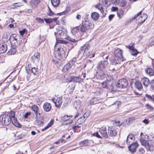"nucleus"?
I'll use <instances>...</instances> for the list:
<instances>
[{"label": "nucleus", "instance_id": "5", "mask_svg": "<svg viewBox=\"0 0 154 154\" xmlns=\"http://www.w3.org/2000/svg\"><path fill=\"white\" fill-rule=\"evenodd\" d=\"M56 32H55L56 36L58 34L61 36H64L66 35L67 31L65 29L61 26H58L56 29Z\"/></svg>", "mask_w": 154, "mask_h": 154}, {"label": "nucleus", "instance_id": "34", "mask_svg": "<svg viewBox=\"0 0 154 154\" xmlns=\"http://www.w3.org/2000/svg\"><path fill=\"white\" fill-rule=\"evenodd\" d=\"M56 40L57 42L55 46H56V45H57L59 43H62L63 44H66L68 43V42H67L61 39H58L57 38H56Z\"/></svg>", "mask_w": 154, "mask_h": 154}, {"label": "nucleus", "instance_id": "7", "mask_svg": "<svg viewBox=\"0 0 154 154\" xmlns=\"http://www.w3.org/2000/svg\"><path fill=\"white\" fill-rule=\"evenodd\" d=\"M19 38V36L15 35L11 36L10 38V41L13 46H16L18 45V40Z\"/></svg>", "mask_w": 154, "mask_h": 154}, {"label": "nucleus", "instance_id": "18", "mask_svg": "<svg viewBox=\"0 0 154 154\" xmlns=\"http://www.w3.org/2000/svg\"><path fill=\"white\" fill-rule=\"evenodd\" d=\"M11 119V121L12 123L15 126L18 127H21V125L20 123L17 122L16 118L15 117L10 118Z\"/></svg>", "mask_w": 154, "mask_h": 154}, {"label": "nucleus", "instance_id": "45", "mask_svg": "<svg viewBox=\"0 0 154 154\" xmlns=\"http://www.w3.org/2000/svg\"><path fill=\"white\" fill-rule=\"evenodd\" d=\"M92 135L96 137L99 138H102V137L101 135H100L98 132H96L93 133L92 134Z\"/></svg>", "mask_w": 154, "mask_h": 154}, {"label": "nucleus", "instance_id": "35", "mask_svg": "<svg viewBox=\"0 0 154 154\" xmlns=\"http://www.w3.org/2000/svg\"><path fill=\"white\" fill-rule=\"evenodd\" d=\"M57 18H54L51 19H46L44 18V20L45 22L48 23H51L54 21H56L57 20Z\"/></svg>", "mask_w": 154, "mask_h": 154}, {"label": "nucleus", "instance_id": "8", "mask_svg": "<svg viewBox=\"0 0 154 154\" xmlns=\"http://www.w3.org/2000/svg\"><path fill=\"white\" fill-rule=\"evenodd\" d=\"M108 62L107 60L101 61L99 63L97 68L100 70L103 71L108 65Z\"/></svg>", "mask_w": 154, "mask_h": 154}, {"label": "nucleus", "instance_id": "27", "mask_svg": "<svg viewBox=\"0 0 154 154\" xmlns=\"http://www.w3.org/2000/svg\"><path fill=\"white\" fill-rule=\"evenodd\" d=\"M72 66L69 62L66 64L62 69V71L64 72H66L68 70L70 69Z\"/></svg>", "mask_w": 154, "mask_h": 154}, {"label": "nucleus", "instance_id": "24", "mask_svg": "<svg viewBox=\"0 0 154 154\" xmlns=\"http://www.w3.org/2000/svg\"><path fill=\"white\" fill-rule=\"evenodd\" d=\"M141 81L144 86L146 87L149 85L150 83L149 80L147 78H143L142 79Z\"/></svg>", "mask_w": 154, "mask_h": 154}, {"label": "nucleus", "instance_id": "54", "mask_svg": "<svg viewBox=\"0 0 154 154\" xmlns=\"http://www.w3.org/2000/svg\"><path fill=\"white\" fill-rule=\"evenodd\" d=\"M80 128V126H79L78 125L74 126H73L72 127L73 130V131H74L75 132H76V128Z\"/></svg>", "mask_w": 154, "mask_h": 154}, {"label": "nucleus", "instance_id": "39", "mask_svg": "<svg viewBox=\"0 0 154 154\" xmlns=\"http://www.w3.org/2000/svg\"><path fill=\"white\" fill-rule=\"evenodd\" d=\"M16 52V50L15 48H13L9 50L8 52V54L12 55L14 54Z\"/></svg>", "mask_w": 154, "mask_h": 154}, {"label": "nucleus", "instance_id": "21", "mask_svg": "<svg viewBox=\"0 0 154 154\" xmlns=\"http://www.w3.org/2000/svg\"><path fill=\"white\" fill-rule=\"evenodd\" d=\"M101 100L98 99L96 97L90 100V104L91 105H93L100 103L101 102Z\"/></svg>", "mask_w": 154, "mask_h": 154}, {"label": "nucleus", "instance_id": "63", "mask_svg": "<svg viewBox=\"0 0 154 154\" xmlns=\"http://www.w3.org/2000/svg\"><path fill=\"white\" fill-rule=\"evenodd\" d=\"M135 119V118L134 117H132L129 119V122H131L133 120H134Z\"/></svg>", "mask_w": 154, "mask_h": 154}, {"label": "nucleus", "instance_id": "62", "mask_svg": "<svg viewBox=\"0 0 154 154\" xmlns=\"http://www.w3.org/2000/svg\"><path fill=\"white\" fill-rule=\"evenodd\" d=\"M53 13L50 9H49V12H48V14L50 16H52L53 15Z\"/></svg>", "mask_w": 154, "mask_h": 154}, {"label": "nucleus", "instance_id": "13", "mask_svg": "<svg viewBox=\"0 0 154 154\" xmlns=\"http://www.w3.org/2000/svg\"><path fill=\"white\" fill-rule=\"evenodd\" d=\"M122 50L119 48H117L114 51V54L116 57H118L119 59L123 58Z\"/></svg>", "mask_w": 154, "mask_h": 154}, {"label": "nucleus", "instance_id": "3", "mask_svg": "<svg viewBox=\"0 0 154 154\" xmlns=\"http://www.w3.org/2000/svg\"><path fill=\"white\" fill-rule=\"evenodd\" d=\"M0 122L4 125H8L11 122V118L8 115H2L0 116Z\"/></svg>", "mask_w": 154, "mask_h": 154}, {"label": "nucleus", "instance_id": "31", "mask_svg": "<svg viewBox=\"0 0 154 154\" xmlns=\"http://www.w3.org/2000/svg\"><path fill=\"white\" fill-rule=\"evenodd\" d=\"M124 14V11L120 9L117 12L118 16L119 19H121L123 17Z\"/></svg>", "mask_w": 154, "mask_h": 154}, {"label": "nucleus", "instance_id": "26", "mask_svg": "<svg viewBox=\"0 0 154 154\" xmlns=\"http://www.w3.org/2000/svg\"><path fill=\"white\" fill-rule=\"evenodd\" d=\"M99 14L96 12H94L91 14V18L94 20H97L99 17Z\"/></svg>", "mask_w": 154, "mask_h": 154}, {"label": "nucleus", "instance_id": "60", "mask_svg": "<svg viewBox=\"0 0 154 154\" xmlns=\"http://www.w3.org/2000/svg\"><path fill=\"white\" fill-rule=\"evenodd\" d=\"M118 10V8L117 7H113L112 8V10L113 11H117Z\"/></svg>", "mask_w": 154, "mask_h": 154}, {"label": "nucleus", "instance_id": "17", "mask_svg": "<svg viewBox=\"0 0 154 154\" xmlns=\"http://www.w3.org/2000/svg\"><path fill=\"white\" fill-rule=\"evenodd\" d=\"M7 49V45L5 43L0 44V53H5Z\"/></svg>", "mask_w": 154, "mask_h": 154}, {"label": "nucleus", "instance_id": "58", "mask_svg": "<svg viewBox=\"0 0 154 154\" xmlns=\"http://www.w3.org/2000/svg\"><path fill=\"white\" fill-rule=\"evenodd\" d=\"M33 2L34 4L36 5L40 2V0H33Z\"/></svg>", "mask_w": 154, "mask_h": 154}, {"label": "nucleus", "instance_id": "1", "mask_svg": "<svg viewBox=\"0 0 154 154\" xmlns=\"http://www.w3.org/2000/svg\"><path fill=\"white\" fill-rule=\"evenodd\" d=\"M82 21V26L81 28V31L83 32H87L88 30L92 29L94 27V24L92 21L87 20Z\"/></svg>", "mask_w": 154, "mask_h": 154}, {"label": "nucleus", "instance_id": "32", "mask_svg": "<svg viewBox=\"0 0 154 154\" xmlns=\"http://www.w3.org/2000/svg\"><path fill=\"white\" fill-rule=\"evenodd\" d=\"M31 109L34 112L36 115V116L37 117V114L38 112V106L35 105H33L31 107Z\"/></svg>", "mask_w": 154, "mask_h": 154}, {"label": "nucleus", "instance_id": "46", "mask_svg": "<svg viewBox=\"0 0 154 154\" xmlns=\"http://www.w3.org/2000/svg\"><path fill=\"white\" fill-rule=\"evenodd\" d=\"M76 61V58L75 57H74L72 58V59L69 62V63L71 64V65L72 66L74 63H75Z\"/></svg>", "mask_w": 154, "mask_h": 154}, {"label": "nucleus", "instance_id": "61", "mask_svg": "<svg viewBox=\"0 0 154 154\" xmlns=\"http://www.w3.org/2000/svg\"><path fill=\"white\" fill-rule=\"evenodd\" d=\"M114 15L111 14L109 16V19L110 21H111L112 19L114 17Z\"/></svg>", "mask_w": 154, "mask_h": 154}, {"label": "nucleus", "instance_id": "12", "mask_svg": "<svg viewBox=\"0 0 154 154\" xmlns=\"http://www.w3.org/2000/svg\"><path fill=\"white\" fill-rule=\"evenodd\" d=\"M135 140V137L134 135L129 134L127 137L126 140V143L128 144H130L134 143Z\"/></svg>", "mask_w": 154, "mask_h": 154}, {"label": "nucleus", "instance_id": "11", "mask_svg": "<svg viewBox=\"0 0 154 154\" xmlns=\"http://www.w3.org/2000/svg\"><path fill=\"white\" fill-rule=\"evenodd\" d=\"M62 99L60 98H58L56 99L55 98H52V100L54 103L56 107H60L62 103Z\"/></svg>", "mask_w": 154, "mask_h": 154}, {"label": "nucleus", "instance_id": "48", "mask_svg": "<svg viewBox=\"0 0 154 154\" xmlns=\"http://www.w3.org/2000/svg\"><path fill=\"white\" fill-rule=\"evenodd\" d=\"M35 122L37 125L39 126L42 125L43 124V122L42 121H41L36 120Z\"/></svg>", "mask_w": 154, "mask_h": 154}, {"label": "nucleus", "instance_id": "22", "mask_svg": "<svg viewBox=\"0 0 154 154\" xmlns=\"http://www.w3.org/2000/svg\"><path fill=\"white\" fill-rule=\"evenodd\" d=\"M82 81V79L79 77H73L71 80L69 81L70 82H75L80 83Z\"/></svg>", "mask_w": 154, "mask_h": 154}, {"label": "nucleus", "instance_id": "47", "mask_svg": "<svg viewBox=\"0 0 154 154\" xmlns=\"http://www.w3.org/2000/svg\"><path fill=\"white\" fill-rule=\"evenodd\" d=\"M127 3L126 1H122L120 4V6L122 7H125Z\"/></svg>", "mask_w": 154, "mask_h": 154}, {"label": "nucleus", "instance_id": "4", "mask_svg": "<svg viewBox=\"0 0 154 154\" xmlns=\"http://www.w3.org/2000/svg\"><path fill=\"white\" fill-rule=\"evenodd\" d=\"M89 48L90 45L88 44H85L80 48L81 51L83 52L84 56L86 57H88L91 55V53L89 50Z\"/></svg>", "mask_w": 154, "mask_h": 154}, {"label": "nucleus", "instance_id": "52", "mask_svg": "<svg viewBox=\"0 0 154 154\" xmlns=\"http://www.w3.org/2000/svg\"><path fill=\"white\" fill-rule=\"evenodd\" d=\"M134 44V43H133V44H130L128 46H126L127 48H128L130 50H131L132 49H134V47L133 46Z\"/></svg>", "mask_w": 154, "mask_h": 154}, {"label": "nucleus", "instance_id": "25", "mask_svg": "<svg viewBox=\"0 0 154 154\" xmlns=\"http://www.w3.org/2000/svg\"><path fill=\"white\" fill-rule=\"evenodd\" d=\"M86 120L85 115H83V117L80 118L77 121L76 123V124H81L84 122Z\"/></svg>", "mask_w": 154, "mask_h": 154}, {"label": "nucleus", "instance_id": "49", "mask_svg": "<svg viewBox=\"0 0 154 154\" xmlns=\"http://www.w3.org/2000/svg\"><path fill=\"white\" fill-rule=\"evenodd\" d=\"M74 105L76 109L79 108L80 107V104L79 102H75L74 103Z\"/></svg>", "mask_w": 154, "mask_h": 154}, {"label": "nucleus", "instance_id": "14", "mask_svg": "<svg viewBox=\"0 0 154 154\" xmlns=\"http://www.w3.org/2000/svg\"><path fill=\"white\" fill-rule=\"evenodd\" d=\"M138 146V144L137 143H132L128 146L129 150L131 152H135L136 149Z\"/></svg>", "mask_w": 154, "mask_h": 154}, {"label": "nucleus", "instance_id": "59", "mask_svg": "<svg viewBox=\"0 0 154 154\" xmlns=\"http://www.w3.org/2000/svg\"><path fill=\"white\" fill-rule=\"evenodd\" d=\"M151 84L152 89L154 90V79L151 81Z\"/></svg>", "mask_w": 154, "mask_h": 154}, {"label": "nucleus", "instance_id": "9", "mask_svg": "<svg viewBox=\"0 0 154 154\" xmlns=\"http://www.w3.org/2000/svg\"><path fill=\"white\" fill-rule=\"evenodd\" d=\"M40 57V53L38 52H36L31 57V58L33 63L36 64L39 61Z\"/></svg>", "mask_w": 154, "mask_h": 154}, {"label": "nucleus", "instance_id": "6", "mask_svg": "<svg viewBox=\"0 0 154 154\" xmlns=\"http://www.w3.org/2000/svg\"><path fill=\"white\" fill-rule=\"evenodd\" d=\"M128 82L125 79H122L119 80L118 82L117 86L120 88H125L128 85Z\"/></svg>", "mask_w": 154, "mask_h": 154}, {"label": "nucleus", "instance_id": "55", "mask_svg": "<svg viewBox=\"0 0 154 154\" xmlns=\"http://www.w3.org/2000/svg\"><path fill=\"white\" fill-rule=\"evenodd\" d=\"M72 116H73L71 115L69 116H68V115H66H66H65L64 116V117L65 118H66V120H67L72 118Z\"/></svg>", "mask_w": 154, "mask_h": 154}, {"label": "nucleus", "instance_id": "19", "mask_svg": "<svg viewBox=\"0 0 154 154\" xmlns=\"http://www.w3.org/2000/svg\"><path fill=\"white\" fill-rule=\"evenodd\" d=\"M31 69V71L33 73L34 75H37L38 73V69L37 68L33 67L32 68H29V65H28V67H26V70L27 71V70H30Z\"/></svg>", "mask_w": 154, "mask_h": 154}, {"label": "nucleus", "instance_id": "2", "mask_svg": "<svg viewBox=\"0 0 154 154\" xmlns=\"http://www.w3.org/2000/svg\"><path fill=\"white\" fill-rule=\"evenodd\" d=\"M142 11H140L139 13H137V14L134 16L132 18V19H135L136 18L139 17L137 21L138 23L140 24L143 23L147 17V15L146 14H141Z\"/></svg>", "mask_w": 154, "mask_h": 154}, {"label": "nucleus", "instance_id": "51", "mask_svg": "<svg viewBox=\"0 0 154 154\" xmlns=\"http://www.w3.org/2000/svg\"><path fill=\"white\" fill-rule=\"evenodd\" d=\"M10 118L15 116V112L14 111H11L10 114L9 116Z\"/></svg>", "mask_w": 154, "mask_h": 154}, {"label": "nucleus", "instance_id": "29", "mask_svg": "<svg viewBox=\"0 0 154 154\" xmlns=\"http://www.w3.org/2000/svg\"><path fill=\"white\" fill-rule=\"evenodd\" d=\"M135 87L139 90H140L143 88V86L141 83L139 81H137L135 84Z\"/></svg>", "mask_w": 154, "mask_h": 154}, {"label": "nucleus", "instance_id": "56", "mask_svg": "<svg viewBox=\"0 0 154 154\" xmlns=\"http://www.w3.org/2000/svg\"><path fill=\"white\" fill-rule=\"evenodd\" d=\"M31 114V112H27L26 113H25V114L24 115V117L26 119L27 118L28 116H29Z\"/></svg>", "mask_w": 154, "mask_h": 154}, {"label": "nucleus", "instance_id": "28", "mask_svg": "<svg viewBox=\"0 0 154 154\" xmlns=\"http://www.w3.org/2000/svg\"><path fill=\"white\" fill-rule=\"evenodd\" d=\"M51 4L54 7H57L60 4V0H51Z\"/></svg>", "mask_w": 154, "mask_h": 154}, {"label": "nucleus", "instance_id": "36", "mask_svg": "<svg viewBox=\"0 0 154 154\" xmlns=\"http://www.w3.org/2000/svg\"><path fill=\"white\" fill-rule=\"evenodd\" d=\"M146 73L150 76H152L154 75V72L151 68H148L146 70Z\"/></svg>", "mask_w": 154, "mask_h": 154}, {"label": "nucleus", "instance_id": "50", "mask_svg": "<svg viewBox=\"0 0 154 154\" xmlns=\"http://www.w3.org/2000/svg\"><path fill=\"white\" fill-rule=\"evenodd\" d=\"M35 20L39 23H43L44 22V21L43 19L39 17L36 18Z\"/></svg>", "mask_w": 154, "mask_h": 154}, {"label": "nucleus", "instance_id": "23", "mask_svg": "<svg viewBox=\"0 0 154 154\" xmlns=\"http://www.w3.org/2000/svg\"><path fill=\"white\" fill-rule=\"evenodd\" d=\"M90 141L88 140H86L80 142L79 145L82 146H88L90 145Z\"/></svg>", "mask_w": 154, "mask_h": 154}, {"label": "nucleus", "instance_id": "40", "mask_svg": "<svg viewBox=\"0 0 154 154\" xmlns=\"http://www.w3.org/2000/svg\"><path fill=\"white\" fill-rule=\"evenodd\" d=\"M21 6H22L21 4L18 3H16L11 5V8H12L14 9L16 8L20 7Z\"/></svg>", "mask_w": 154, "mask_h": 154}, {"label": "nucleus", "instance_id": "53", "mask_svg": "<svg viewBox=\"0 0 154 154\" xmlns=\"http://www.w3.org/2000/svg\"><path fill=\"white\" fill-rule=\"evenodd\" d=\"M120 0H112V2L114 4L117 5L118 4Z\"/></svg>", "mask_w": 154, "mask_h": 154}, {"label": "nucleus", "instance_id": "41", "mask_svg": "<svg viewBox=\"0 0 154 154\" xmlns=\"http://www.w3.org/2000/svg\"><path fill=\"white\" fill-rule=\"evenodd\" d=\"M65 38V39H67V40L71 42H75L77 41L76 40L71 38L69 36H66V37Z\"/></svg>", "mask_w": 154, "mask_h": 154}, {"label": "nucleus", "instance_id": "15", "mask_svg": "<svg viewBox=\"0 0 154 154\" xmlns=\"http://www.w3.org/2000/svg\"><path fill=\"white\" fill-rule=\"evenodd\" d=\"M43 107L45 111L48 112L51 110V106L49 103L46 102L43 104Z\"/></svg>", "mask_w": 154, "mask_h": 154}, {"label": "nucleus", "instance_id": "10", "mask_svg": "<svg viewBox=\"0 0 154 154\" xmlns=\"http://www.w3.org/2000/svg\"><path fill=\"white\" fill-rule=\"evenodd\" d=\"M99 131L102 138H107L108 137L107 130L106 128L102 127L99 129Z\"/></svg>", "mask_w": 154, "mask_h": 154}, {"label": "nucleus", "instance_id": "42", "mask_svg": "<svg viewBox=\"0 0 154 154\" xmlns=\"http://www.w3.org/2000/svg\"><path fill=\"white\" fill-rule=\"evenodd\" d=\"M108 82H109L108 81H105L101 83V86L103 88H107L108 85Z\"/></svg>", "mask_w": 154, "mask_h": 154}, {"label": "nucleus", "instance_id": "37", "mask_svg": "<svg viewBox=\"0 0 154 154\" xmlns=\"http://www.w3.org/2000/svg\"><path fill=\"white\" fill-rule=\"evenodd\" d=\"M119 58L117 57H115L112 62V64L116 65L119 63Z\"/></svg>", "mask_w": 154, "mask_h": 154}, {"label": "nucleus", "instance_id": "30", "mask_svg": "<svg viewBox=\"0 0 154 154\" xmlns=\"http://www.w3.org/2000/svg\"><path fill=\"white\" fill-rule=\"evenodd\" d=\"M71 30L72 35H75L79 31V27L78 26L72 27Z\"/></svg>", "mask_w": 154, "mask_h": 154}, {"label": "nucleus", "instance_id": "16", "mask_svg": "<svg viewBox=\"0 0 154 154\" xmlns=\"http://www.w3.org/2000/svg\"><path fill=\"white\" fill-rule=\"evenodd\" d=\"M108 131L109 135L111 136H114L117 134L116 131L112 127H109Z\"/></svg>", "mask_w": 154, "mask_h": 154}, {"label": "nucleus", "instance_id": "44", "mask_svg": "<svg viewBox=\"0 0 154 154\" xmlns=\"http://www.w3.org/2000/svg\"><path fill=\"white\" fill-rule=\"evenodd\" d=\"M131 55H137L138 54V52L137 50H136L134 48V49H132L131 50Z\"/></svg>", "mask_w": 154, "mask_h": 154}, {"label": "nucleus", "instance_id": "64", "mask_svg": "<svg viewBox=\"0 0 154 154\" xmlns=\"http://www.w3.org/2000/svg\"><path fill=\"white\" fill-rule=\"evenodd\" d=\"M143 122L144 123H145L146 124H148V123H149V122H148V121L146 119H145L143 121Z\"/></svg>", "mask_w": 154, "mask_h": 154}, {"label": "nucleus", "instance_id": "20", "mask_svg": "<svg viewBox=\"0 0 154 154\" xmlns=\"http://www.w3.org/2000/svg\"><path fill=\"white\" fill-rule=\"evenodd\" d=\"M144 146L148 150H152L154 147L153 145V142L152 141H151L149 143L148 142Z\"/></svg>", "mask_w": 154, "mask_h": 154}, {"label": "nucleus", "instance_id": "38", "mask_svg": "<svg viewBox=\"0 0 154 154\" xmlns=\"http://www.w3.org/2000/svg\"><path fill=\"white\" fill-rule=\"evenodd\" d=\"M96 8L99 10L103 14V17L106 15V13H103L104 12V11H103V7L100 5H97L96 6Z\"/></svg>", "mask_w": 154, "mask_h": 154}, {"label": "nucleus", "instance_id": "33", "mask_svg": "<svg viewBox=\"0 0 154 154\" xmlns=\"http://www.w3.org/2000/svg\"><path fill=\"white\" fill-rule=\"evenodd\" d=\"M148 140L145 139L144 138L142 137L140 139V142L141 145L144 146H145V145L148 142Z\"/></svg>", "mask_w": 154, "mask_h": 154}, {"label": "nucleus", "instance_id": "57", "mask_svg": "<svg viewBox=\"0 0 154 154\" xmlns=\"http://www.w3.org/2000/svg\"><path fill=\"white\" fill-rule=\"evenodd\" d=\"M53 123V121L52 120H51L47 124V125L48 127V128H49V127H51V125Z\"/></svg>", "mask_w": 154, "mask_h": 154}, {"label": "nucleus", "instance_id": "43", "mask_svg": "<svg viewBox=\"0 0 154 154\" xmlns=\"http://www.w3.org/2000/svg\"><path fill=\"white\" fill-rule=\"evenodd\" d=\"M146 97L149 100H151L152 101H154V95H152V96L146 94Z\"/></svg>", "mask_w": 154, "mask_h": 154}]
</instances>
